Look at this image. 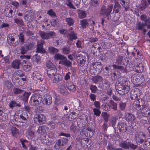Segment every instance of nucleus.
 Instances as JSON below:
<instances>
[{
    "label": "nucleus",
    "instance_id": "obj_35",
    "mask_svg": "<svg viewBox=\"0 0 150 150\" xmlns=\"http://www.w3.org/2000/svg\"><path fill=\"white\" fill-rule=\"evenodd\" d=\"M117 90L118 91V93L121 95H124L127 94L128 92H127L126 90L124 89L120 86H118V84L117 85Z\"/></svg>",
    "mask_w": 150,
    "mask_h": 150
},
{
    "label": "nucleus",
    "instance_id": "obj_11",
    "mask_svg": "<svg viewBox=\"0 0 150 150\" xmlns=\"http://www.w3.org/2000/svg\"><path fill=\"white\" fill-rule=\"evenodd\" d=\"M145 102L142 99L134 101L133 103V106L137 110H140L146 105H144Z\"/></svg>",
    "mask_w": 150,
    "mask_h": 150
},
{
    "label": "nucleus",
    "instance_id": "obj_2",
    "mask_svg": "<svg viewBox=\"0 0 150 150\" xmlns=\"http://www.w3.org/2000/svg\"><path fill=\"white\" fill-rule=\"evenodd\" d=\"M42 101V96L40 93H34L31 96L29 103L32 106H36L40 105Z\"/></svg>",
    "mask_w": 150,
    "mask_h": 150
},
{
    "label": "nucleus",
    "instance_id": "obj_16",
    "mask_svg": "<svg viewBox=\"0 0 150 150\" xmlns=\"http://www.w3.org/2000/svg\"><path fill=\"white\" fill-rule=\"evenodd\" d=\"M140 94L137 90L132 89L131 92L130 98L132 100H137L139 98Z\"/></svg>",
    "mask_w": 150,
    "mask_h": 150
},
{
    "label": "nucleus",
    "instance_id": "obj_63",
    "mask_svg": "<svg viewBox=\"0 0 150 150\" xmlns=\"http://www.w3.org/2000/svg\"><path fill=\"white\" fill-rule=\"evenodd\" d=\"M35 61L37 63H38L41 60V57L37 54H35L33 56Z\"/></svg>",
    "mask_w": 150,
    "mask_h": 150
},
{
    "label": "nucleus",
    "instance_id": "obj_19",
    "mask_svg": "<svg viewBox=\"0 0 150 150\" xmlns=\"http://www.w3.org/2000/svg\"><path fill=\"white\" fill-rule=\"evenodd\" d=\"M31 93L25 92L21 95H19L20 98L24 101L25 103L28 102L29 96L30 95Z\"/></svg>",
    "mask_w": 150,
    "mask_h": 150
},
{
    "label": "nucleus",
    "instance_id": "obj_17",
    "mask_svg": "<svg viewBox=\"0 0 150 150\" xmlns=\"http://www.w3.org/2000/svg\"><path fill=\"white\" fill-rule=\"evenodd\" d=\"M49 128L45 126H39L38 127L37 132L42 134H44L47 133L48 131Z\"/></svg>",
    "mask_w": 150,
    "mask_h": 150
},
{
    "label": "nucleus",
    "instance_id": "obj_57",
    "mask_svg": "<svg viewBox=\"0 0 150 150\" xmlns=\"http://www.w3.org/2000/svg\"><path fill=\"white\" fill-rule=\"evenodd\" d=\"M67 5L70 8L73 9H75L76 8L74 7V6L72 4L71 0H67Z\"/></svg>",
    "mask_w": 150,
    "mask_h": 150
},
{
    "label": "nucleus",
    "instance_id": "obj_34",
    "mask_svg": "<svg viewBox=\"0 0 150 150\" xmlns=\"http://www.w3.org/2000/svg\"><path fill=\"white\" fill-rule=\"evenodd\" d=\"M66 86L70 91H74L76 90L75 86L72 83L68 82L66 84Z\"/></svg>",
    "mask_w": 150,
    "mask_h": 150
},
{
    "label": "nucleus",
    "instance_id": "obj_41",
    "mask_svg": "<svg viewBox=\"0 0 150 150\" xmlns=\"http://www.w3.org/2000/svg\"><path fill=\"white\" fill-rule=\"evenodd\" d=\"M129 142H127L126 141L121 142L120 144V146L122 148L125 149H129Z\"/></svg>",
    "mask_w": 150,
    "mask_h": 150
},
{
    "label": "nucleus",
    "instance_id": "obj_10",
    "mask_svg": "<svg viewBox=\"0 0 150 150\" xmlns=\"http://www.w3.org/2000/svg\"><path fill=\"white\" fill-rule=\"evenodd\" d=\"M34 121L36 124H43L46 122V117L43 114H37L35 116Z\"/></svg>",
    "mask_w": 150,
    "mask_h": 150
},
{
    "label": "nucleus",
    "instance_id": "obj_32",
    "mask_svg": "<svg viewBox=\"0 0 150 150\" xmlns=\"http://www.w3.org/2000/svg\"><path fill=\"white\" fill-rule=\"evenodd\" d=\"M24 62L25 64H23L22 66V68L23 70L25 71H30L32 68V66L31 64L29 63H26L25 60L23 61Z\"/></svg>",
    "mask_w": 150,
    "mask_h": 150
},
{
    "label": "nucleus",
    "instance_id": "obj_24",
    "mask_svg": "<svg viewBox=\"0 0 150 150\" xmlns=\"http://www.w3.org/2000/svg\"><path fill=\"white\" fill-rule=\"evenodd\" d=\"M32 76L34 80L35 81L38 80L42 81L43 80V79L42 78V76L41 74L38 73L37 71H35L33 73Z\"/></svg>",
    "mask_w": 150,
    "mask_h": 150
},
{
    "label": "nucleus",
    "instance_id": "obj_49",
    "mask_svg": "<svg viewBox=\"0 0 150 150\" xmlns=\"http://www.w3.org/2000/svg\"><path fill=\"white\" fill-rule=\"evenodd\" d=\"M89 139L88 138H84L81 140L80 142L82 146H84L86 144H87L88 142H89Z\"/></svg>",
    "mask_w": 150,
    "mask_h": 150
},
{
    "label": "nucleus",
    "instance_id": "obj_56",
    "mask_svg": "<svg viewBox=\"0 0 150 150\" xmlns=\"http://www.w3.org/2000/svg\"><path fill=\"white\" fill-rule=\"evenodd\" d=\"M19 39L21 42L23 43H24V36L23 33H21L18 35Z\"/></svg>",
    "mask_w": 150,
    "mask_h": 150
},
{
    "label": "nucleus",
    "instance_id": "obj_25",
    "mask_svg": "<svg viewBox=\"0 0 150 150\" xmlns=\"http://www.w3.org/2000/svg\"><path fill=\"white\" fill-rule=\"evenodd\" d=\"M21 63V61L19 59H16L13 61L11 64V67L18 69L19 68V65Z\"/></svg>",
    "mask_w": 150,
    "mask_h": 150
},
{
    "label": "nucleus",
    "instance_id": "obj_37",
    "mask_svg": "<svg viewBox=\"0 0 150 150\" xmlns=\"http://www.w3.org/2000/svg\"><path fill=\"white\" fill-rule=\"evenodd\" d=\"M69 40L72 41L73 40H76L77 38V34L74 31L71 32L69 34Z\"/></svg>",
    "mask_w": 150,
    "mask_h": 150
},
{
    "label": "nucleus",
    "instance_id": "obj_1",
    "mask_svg": "<svg viewBox=\"0 0 150 150\" xmlns=\"http://www.w3.org/2000/svg\"><path fill=\"white\" fill-rule=\"evenodd\" d=\"M146 135L142 131L137 132L135 134V140L136 142L139 144L144 143L143 146L145 150L150 149V141L146 139Z\"/></svg>",
    "mask_w": 150,
    "mask_h": 150
},
{
    "label": "nucleus",
    "instance_id": "obj_44",
    "mask_svg": "<svg viewBox=\"0 0 150 150\" xmlns=\"http://www.w3.org/2000/svg\"><path fill=\"white\" fill-rule=\"evenodd\" d=\"M9 106L10 108L12 109L16 106L21 107V106L20 103H17L16 102L13 100L11 101L9 103Z\"/></svg>",
    "mask_w": 150,
    "mask_h": 150
},
{
    "label": "nucleus",
    "instance_id": "obj_38",
    "mask_svg": "<svg viewBox=\"0 0 150 150\" xmlns=\"http://www.w3.org/2000/svg\"><path fill=\"white\" fill-rule=\"evenodd\" d=\"M14 22L18 25H23L24 22L21 18H16L14 19Z\"/></svg>",
    "mask_w": 150,
    "mask_h": 150
},
{
    "label": "nucleus",
    "instance_id": "obj_23",
    "mask_svg": "<svg viewBox=\"0 0 150 150\" xmlns=\"http://www.w3.org/2000/svg\"><path fill=\"white\" fill-rule=\"evenodd\" d=\"M54 78L53 80V83H57L62 80V76L58 74H56L53 75Z\"/></svg>",
    "mask_w": 150,
    "mask_h": 150
},
{
    "label": "nucleus",
    "instance_id": "obj_12",
    "mask_svg": "<svg viewBox=\"0 0 150 150\" xmlns=\"http://www.w3.org/2000/svg\"><path fill=\"white\" fill-rule=\"evenodd\" d=\"M76 58L79 66L80 67L84 66L86 59V57L82 54H79L76 55Z\"/></svg>",
    "mask_w": 150,
    "mask_h": 150
},
{
    "label": "nucleus",
    "instance_id": "obj_14",
    "mask_svg": "<svg viewBox=\"0 0 150 150\" xmlns=\"http://www.w3.org/2000/svg\"><path fill=\"white\" fill-rule=\"evenodd\" d=\"M113 6L111 5L107 8L105 6H103L101 8L100 13L102 15H105L108 16L110 14L112 10Z\"/></svg>",
    "mask_w": 150,
    "mask_h": 150
},
{
    "label": "nucleus",
    "instance_id": "obj_54",
    "mask_svg": "<svg viewBox=\"0 0 150 150\" xmlns=\"http://www.w3.org/2000/svg\"><path fill=\"white\" fill-rule=\"evenodd\" d=\"M8 119V117L7 114L3 112V111L2 112L1 116L0 117V120H6Z\"/></svg>",
    "mask_w": 150,
    "mask_h": 150
},
{
    "label": "nucleus",
    "instance_id": "obj_20",
    "mask_svg": "<svg viewBox=\"0 0 150 150\" xmlns=\"http://www.w3.org/2000/svg\"><path fill=\"white\" fill-rule=\"evenodd\" d=\"M140 110L142 111V112L143 113L144 115H145L146 117H148L149 116L150 110L149 108L146 105Z\"/></svg>",
    "mask_w": 150,
    "mask_h": 150
},
{
    "label": "nucleus",
    "instance_id": "obj_36",
    "mask_svg": "<svg viewBox=\"0 0 150 150\" xmlns=\"http://www.w3.org/2000/svg\"><path fill=\"white\" fill-rule=\"evenodd\" d=\"M78 122L76 121L73 122L72 123V125L70 127V130L74 134L76 130L77 127Z\"/></svg>",
    "mask_w": 150,
    "mask_h": 150
},
{
    "label": "nucleus",
    "instance_id": "obj_22",
    "mask_svg": "<svg viewBox=\"0 0 150 150\" xmlns=\"http://www.w3.org/2000/svg\"><path fill=\"white\" fill-rule=\"evenodd\" d=\"M43 43L41 42L40 44H38L37 48V52L40 53L42 54H44L46 52L45 50L43 48Z\"/></svg>",
    "mask_w": 150,
    "mask_h": 150
},
{
    "label": "nucleus",
    "instance_id": "obj_28",
    "mask_svg": "<svg viewBox=\"0 0 150 150\" xmlns=\"http://www.w3.org/2000/svg\"><path fill=\"white\" fill-rule=\"evenodd\" d=\"M134 70L137 73L142 72L144 70L143 65L142 63H139L135 66L134 67Z\"/></svg>",
    "mask_w": 150,
    "mask_h": 150
},
{
    "label": "nucleus",
    "instance_id": "obj_18",
    "mask_svg": "<svg viewBox=\"0 0 150 150\" xmlns=\"http://www.w3.org/2000/svg\"><path fill=\"white\" fill-rule=\"evenodd\" d=\"M101 45L105 49H109L112 46V45L109 41H106L104 40H102L101 41Z\"/></svg>",
    "mask_w": 150,
    "mask_h": 150
},
{
    "label": "nucleus",
    "instance_id": "obj_3",
    "mask_svg": "<svg viewBox=\"0 0 150 150\" xmlns=\"http://www.w3.org/2000/svg\"><path fill=\"white\" fill-rule=\"evenodd\" d=\"M56 60H59V64H62L67 67H71L72 62L67 59V58L64 56L59 54H56L54 57Z\"/></svg>",
    "mask_w": 150,
    "mask_h": 150
},
{
    "label": "nucleus",
    "instance_id": "obj_7",
    "mask_svg": "<svg viewBox=\"0 0 150 150\" xmlns=\"http://www.w3.org/2000/svg\"><path fill=\"white\" fill-rule=\"evenodd\" d=\"M117 84L118 86H120L127 92H129L130 90V83L129 81L124 79L123 78L119 79L117 81Z\"/></svg>",
    "mask_w": 150,
    "mask_h": 150
},
{
    "label": "nucleus",
    "instance_id": "obj_39",
    "mask_svg": "<svg viewBox=\"0 0 150 150\" xmlns=\"http://www.w3.org/2000/svg\"><path fill=\"white\" fill-rule=\"evenodd\" d=\"M62 52L64 54H69L71 52V50L69 47L65 46L62 49Z\"/></svg>",
    "mask_w": 150,
    "mask_h": 150
},
{
    "label": "nucleus",
    "instance_id": "obj_45",
    "mask_svg": "<svg viewBox=\"0 0 150 150\" xmlns=\"http://www.w3.org/2000/svg\"><path fill=\"white\" fill-rule=\"evenodd\" d=\"M101 108L103 109L106 111H109L110 110L109 103H104L101 105Z\"/></svg>",
    "mask_w": 150,
    "mask_h": 150
},
{
    "label": "nucleus",
    "instance_id": "obj_48",
    "mask_svg": "<svg viewBox=\"0 0 150 150\" xmlns=\"http://www.w3.org/2000/svg\"><path fill=\"white\" fill-rule=\"evenodd\" d=\"M146 25L145 23H142L140 22H139L137 24L136 28L137 29L142 30L143 28V27Z\"/></svg>",
    "mask_w": 150,
    "mask_h": 150
},
{
    "label": "nucleus",
    "instance_id": "obj_62",
    "mask_svg": "<svg viewBox=\"0 0 150 150\" xmlns=\"http://www.w3.org/2000/svg\"><path fill=\"white\" fill-rule=\"evenodd\" d=\"M51 23V25L53 26H56L59 24L58 21L56 19H53L52 21H50Z\"/></svg>",
    "mask_w": 150,
    "mask_h": 150
},
{
    "label": "nucleus",
    "instance_id": "obj_31",
    "mask_svg": "<svg viewBox=\"0 0 150 150\" xmlns=\"http://www.w3.org/2000/svg\"><path fill=\"white\" fill-rule=\"evenodd\" d=\"M92 80L93 82L96 83H97L101 82L103 80V78L101 76L98 75L93 76L92 78Z\"/></svg>",
    "mask_w": 150,
    "mask_h": 150
},
{
    "label": "nucleus",
    "instance_id": "obj_6",
    "mask_svg": "<svg viewBox=\"0 0 150 150\" xmlns=\"http://www.w3.org/2000/svg\"><path fill=\"white\" fill-rule=\"evenodd\" d=\"M47 69V74L49 77H51L56 74L57 72V69L55 66L50 61H47L46 63Z\"/></svg>",
    "mask_w": 150,
    "mask_h": 150
},
{
    "label": "nucleus",
    "instance_id": "obj_58",
    "mask_svg": "<svg viewBox=\"0 0 150 150\" xmlns=\"http://www.w3.org/2000/svg\"><path fill=\"white\" fill-rule=\"evenodd\" d=\"M12 83L8 81H6L4 83V87L5 88L8 90L11 88Z\"/></svg>",
    "mask_w": 150,
    "mask_h": 150
},
{
    "label": "nucleus",
    "instance_id": "obj_61",
    "mask_svg": "<svg viewBox=\"0 0 150 150\" xmlns=\"http://www.w3.org/2000/svg\"><path fill=\"white\" fill-rule=\"evenodd\" d=\"M137 145H135L134 144L129 142V148H130L131 149L135 150L137 148Z\"/></svg>",
    "mask_w": 150,
    "mask_h": 150
},
{
    "label": "nucleus",
    "instance_id": "obj_40",
    "mask_svg": "<svg viewBox=\"0 0 150 150\" xmlns=\"http://www.w3.org/2000/svg\"><path fill=\"white\" fill-rule=\"evenodd\" d=\"M110 107L111 109H113L115 111L117 110V104L114 102L112 100H110L109 102Z\"/></svg>",
    "mask_w": 150,
    "mask_h": 150
},
{
    "label": "nucleus",
    "instance_id": "obj_42",
    "mask_svg": "<svg viewBox=\"0 0 150 150\" xmlns=\"http://www.w3.org/2000/svg\"><path fill=\"white\" fill-rule=\"evenodd\" d=\"M65 21L67 23V25L69 26H71L74 25V21L72 18L71 17L66 18Z\"/></svg>",
    "mask_w": 150,
    "mask_h": 150
},
{
    "label": "nucleus",
    "instance_id": "obj_9",
    "mask_svg": "<svg viewBox=\"0 0 150 150\" xmlns=\"http://www.w3.org/2000/svg\"><path fill=\"white\" fill-rule=\"evenodd\" d=\"M123 56L118 55L116 58L115 63L117 64H114L112 65V67L114 69H118L121 71H125L124 67L122 66H120L122 64L123 60Z\"/></svg>",
    "mask_w": 150,
    "mask_h": 150
},
{
    "label": "nucleus",
    "instance_id": "obj_55",
    "mask_svg": "<svg viewBox=\"0 0 150 150\" xmlns=\"http://www.w3.org/2000/svg\"><path fill=\"white\" fill-rule=\"evenodd\" d=\"M21 53L22 54H25L28 50L26 46H22L20 48Z\"/></svg>",
    "mask_w": 150,
    "mask_h": 150
},
{
    "label": "nucleus",
    "instance_id": "obj_27",
    "mask_svg": "<svg viewBox=\"0 0 150 150\" xmlns=\"http://www.w3.org/2000/svg\"><path fill=\"white\" fill-rule=\"evenodd\" d=\"M118 118L117 117L114 116L112 117L109 120V124L110 126H111L114 128L115 131V128L114 127L115 126L117 120Z\"/></svg>",
    "mask_w": 150,
    "mask_h": 150
},
{
    "label": "nucleus",
    "instance_id": "obj_13",
    "mask_svg": "<svg viewBox=\"0 0 150 150\" xmlns=\"http://www.w3.org/2000/svg\"><path fill=\"white\" fill-rule=\"evenodd\" d=\"M117 128L120 132L124 133L126 132L127 130V123L125 122L121 121L117 124Z\"/></svg>",
    "mask_w": 150,
    "mask_h": 150
},
{
    "label": "nucleus",
    "instance_id": "obj_43",
    "mask_svg": "<svg viewBox=\"0 0 150 150\" xmlns=\"http://www.w3.org/2000/svg\"><path fill=\"white\" fill-rule=\"evenodd\" d=\"M98 48L101 49V47L99 46V45L97 43L94 44L91 48V51L93 54H95L96 51L97 50Z\"/></svg>",
    "mask_w": 150,
    "mask_h": 150
},
{
    "label": "nucleus",
    "instance_id": "obj_4",
    "mask_svg": "<svg viewBox=\"0 0 150 150\" xmlns=\"http://www.w3.org/2000/svg\"><path fill=\"white\" fill-rule=\"evenodd\" d=\"M103 67L100 62H97L91 63L89 68V71L92 74H99L102 70Z\"/></svg>",
    "mask_w": 150,
    "mask_h": 150
},
{
    "label": "nucleus",
    "instance_id": "obj_5",
    "mask_svg": "<svg viewBox=\"0 0 150 150\" xmlns=\"http://www.w3.org/2000/svg\"><path fill=\"white\" fill-rule=\"evenodd\" d=\"M69 139L66 138H62L58 140L54 146L55 150H63L66 148Z\"/></svg>",
    "mask_w": 150,
    "mask_h": 150
},
{
    "label": "nucleus",
    "instance_id": "obj_60",
    "mask_svg": "<svg viewBox=\"0 0 150 150\" xmlns=\"http://www.w3.org/2000/svg\"><path fill=\"white\" fill-rule=\"evenodd\" d=\"M48 49L50 52L52 53H57L58 51V50L57 49L53 47H49Z\"/></svg>",
    "mask_w": 150,
    "mask_h": 150
},
{
    "label": "nucleus",
    "instance_id": "obj_53",
    "mask_svg": "<svg viewBox=\"0 0 150 150\" xmlns=\"http://www.w3.org/2000/svg\"><path fill=\"white\" fill-rule=\"evenodd\" d=\"M13 91L15 94H17L22 93L23 91V90L17 88H14L13 89Z\"/></svg>",
    "mask_w": 150,
    "mask_h": 150
},
{
    "label": "nucleus",
    "instance_id": "obj_21",
    "mask_svg": "<svg viewBox=\"0 0 150 150\" xmlns=\"http://www.w3.org/2000/svg\"><path fill=\"white\" fill-rule=\"evenodd\" d=\"M52 101V97L51 96L48 95L45 97L43 100L42 102L44 104L49 105L51 103Z\"/></svg>",
    "mask_w": 150,
    "mask_h": 150
},
{
    "label": "nucleus",
    "instance_id": "obj_26",
    "mask_svg": "<svg viewBox=\"0 0 150 150\" xmlns=\"http://www.w3.org/2000/svg\"><path fill=\"white\" fill-rule=\"evenodd\" d=\"M35 13L33 11L29 10L26 11L25 13L24 18L26 20L28 18L29 16L30 18H32L34 15Z\"/></svg>",
    "mask_w": 150,
    "mask_h": 150
},
{
    "label": "nucleus",
    "instance_id": "obj_15",
    "mask_svg": "<svg viewBox=\"0 0 150 150\" xmlns=\"http://www.w3.org/2000/svg\"><path fill=\"white\" fill-rule=\"evenodd\" d=\"M125 119L128 122H133L136 120V118L134 115L128 113L125 114Z\"/></svg>",
    "mask_w": 150,
    "mask_h": 150
},
{
    "label": "nucleus",
    "instance_id": "obj_59",
    "mask_svg": "<svg viewBox=\"0 0 150 150\" xmlns=\"http://www.w3.org/2000/svg\"><path fill=\"white\" fill-rule=\"evenodd\" d=\"M47 13L52 17L57 16L56 13L52 9L48 11Z\"/></svg>",
    "mask_w": 150,
    "mask_h": 150
},
{
    "label": "nucleus",
    "instance_id": "obj_29",
    "mask_svg": "<svg viewBox=\"0 0 150 150\" xmlns=\"http://www.w3.org/2000/svg\"><path fill=\"white\" fill-rule=\"evenodd\" d=\"M90 21L89 19H84L81 20L80 25L83 28H86L89 25V22Z\"/></svg>",
    "mask_w": 150,
    "mask_h": 150
},
{
    "label": "nucleus",
    "instance_id": "obj_52",
    "mask_svg": "<svg viewBox=\"0 0 150 150\" xmlns=\"http://www.w3.org/2000/svg\"><path fill=\"white\" fill-rule=\"evenodd\" d=\"M89 88L91 90V92L93 93H96V91L98 90V88L96 86L91 85H90Z\"/></svg>",
    "mask_w": 150,
    "mask_h": 150
},
{
    "label": "nucleus",
    "instance_id": "obj_30",
    "mask_svg": "<svg viewBox=\"0 0 150 150\" xmlns=\"http://www.w3.org/2000/svg\"><path fill=\"white\" fill-rule=\"evenodd\" d=\"M11 134L12 135L15 137H18L19 134V131L16 127H12L11 129Z\"/></svg>",
    "mask_w": 150,
    "mask_h": 150
},
{
    "label": "nucleus",
    "instance_id": "obj_51",
    "mask_svg": "<svg viewBox=\"0 0 150 150\" xmlns=\"http://www.w3.org/2000/svg\"><path fill=\"white\" fill-rule=\"evenodd\" d=\"M93 110L94 115L98 117H99L100 115L101 112L99 109L94 108Z\"/></svg>",
    "mask_w": 150,
    "mask_h": 150
},
{
    "label": "nucleus",
    "instance_id": "obj_33",
    "mask_svg": "<svg viewBox=\"0 0 150 150\" xmlns=\"http://www.w3.org/2000/svg\"><path fill=\"white\" fill-rule=\"evenodd\" d=\"M79 17L80 18H83L86 16V13L85 11L83 10L78 9L77 11Z\"/></svg>",
    "mask_w": 150,
    "mask_h": 150
},
{
    "label": "nucleus",
    "instance_id": "obj_8",
    "mask_svg": "<svg viewBox=\"0 0 150 150\" xmlns=\"http://www.w3.org/2000/svg\"><path fill=\"white\" fill-rule=\"evenodd\" d=\"M39 34L41 38L44 40H48L50 38H54L56 35V33L52 31L46 32L44 31H39Z\"/></svg>",
    "mask_w": 150,
    "mask_h": 150
},
{
    "label": "nucleus",
    "instance_id": "obj_50",
    "mask_svg": "<svg viewBox=\"0 0 150 150\" xmlns=\"http://www.w3.org/2000/svg\"><path fill=\"white\" fill-rule=\"evenodd\" d=\"M126 103L120 102L119 104V107L121 110H123L126 108Z\"/></svg>",
    "mask_w": 150,
    "mask_h": 150
},
{
    "label": "nucleus",
    "instance_id": "obj_64",
    "mask_svg": "<svg viewBox=\"0 0 150 150\" xmlns=\"http://www.w3.org/2000/svg\"><path fill=\"white\" fill-rule=\"evenodd\" d=\"M16 74L20 77H25V75L24 72L21 70H18L16 73Z\"/></svg>",
    "mask_w": 150,
    "mask_h": 150
},
{
    "label": "nucleus",
    "instance_id": "obj_46",
    "mask_svg": "<svg viewBox=\"0 0 150 150\" xmlns=\"http://www.w3.org/2000/svg\"><path fill=\"white\" fill-rule=\"evenodd\" d=\"M109 87V81L107 80H104L102 86V88L103 90H106L108 89Z\"/></svg>",
    "mask_w": 150,
    "mask_h": 150
},
{
    "label": "nucleus",
    "instance_id": "obj_47",
    "mask_svg": "<svg viewBox=\"0 0 150 150\" xmlns=\"http://www.w3.org/2000/svg\"><path fill=\"white\" fill-rule=\"evenodd\" d=\"M107 149L108 150H122L121 148H115L113 145L110 144H109L107 146Z\"/></svg>",
    "mask_w": 150,
    "mask_h": 150
}]
</instances>
